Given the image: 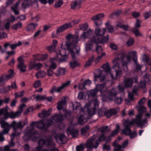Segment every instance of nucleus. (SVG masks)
Returning a JSON list of instances; mask_svg holds the SVG:
<instances>
[{
	"label": "nucleus",
	"instance_id": "1",
	"mask_svg": "<svg viewBox=\"0 0 151 151\" xmlns=\"http://www.w3.org/2000/svg\"><path fill=\"white\" fill-rule=\"evenodd\" d=\"M66 41H65V45H63L64 42H63L61 47L62 49L67 50L71 54L73 59L75 58L76 54L74 50L76 49L77 54L78 55L80 50V47L77 46L79 40L78 36L69 34L66 36Z\"/></svg>",
	"mask_w": 151,
	"mask_h": 151
},
{
	"label": "nucleus",
	"instance_id": "2",
	"mask_svg": "<svg viewBox=\"0 0 151 151\" xmlns=\"http://www.w3.org/2000/svg\"><path fill=\"white\" fill-rule=\"evenodd\" d=\"M146 111V108L144 106H141L138 109V111L139 114L137 115L135 120L129 121L128 119H127L125 120L123 124L124 129L122 130V132H131L130 126L132 125L134 123L139 126H142L146 124L147 122L146 119L142 120L141 119L142 113Z\"/></svg>",
	"mask_w": 151,
	"mask_h": 151
},
{
	"label": "nucleus",
	"instance_id": "3",
	"mask_svg": "<svg viewBox=\"0 0 151 151\" xmlns=\"http://www.w3.org/2000/svg\"><path fill=\"white\" fill-rule=\"evenodd\" d=\"M99 134H97L94 135L91 139L88 140L86 143V146L89 148H94L96 149L99 146V143L107 139L108 141L111 140V137H114L117 134V133H112L110 136L106 137L104 133Z\"/></svg>",
	"mask_w": 151,
	"mask_h": 151
},
{
	"label": "nucleus",
	"instance_id": "4",
	"mask_svg": "<svg viewBox=\"0 0 151 151\" xmlns=\"http://www.w3.org/2000/svg\"><path fill=\"white\" fill-rule=\"evenodd\" d=\"M51 124L52 121L51 120H47L45 123H44L42 120L38 122H32L30 124V126L27 127L26 131V132H33L35 125L39 129L46 130Z\"/></svg>",
	"mask_w": 151,
	"mask_h": 151
},
{
	"label": "nucleus",
	"instance_id": "5",
	"mask_svg": "<svg viewBox=\"0 0 151 151\" xmlns=\"http://www.w3.org/2000/svg\"><path fill=\"white\" fill-rule=\"evenodd\" d=\"M104 16L105 15L104 14L101 13L94 16L91 18V20L94 22L95 26L96 27L95 30V34L100 37H102L104 35L106 31L105 28L101 29L98 27L102 24L101 18L104 17Z\"/></svg>",
	"mask_w": 151,
	"mask_h": 151
},
{
	"label": "nucleus",
	"instance_id": "6",
	"mask_svg": "<svg viewBox=\"0 0 151 151\" xmlns=\"http://www.w3.org/2000/svg\"><path fill=\"white\" fill-rule=\"evenodd\" d=\"M101 68L104 69V71H102L100 69H98L96 70L97 74L94 75L95 79L97 78H99L101 82H102L104 81L106 78V77L105 76L102 75V73L104 71L106 73H110L111 74L112 78L113 79V76L112 74L111 73V69L108 62L106 63V64H104L101 66Z\"/></svg>",
	"mask_w": 151,
	"mask_h": 151
},
{
	"label": "nucleus",
	"instance_id": "7",
	"mask_svg": "<svg viewBox=\"0 0 151 151\" xmlns=\"http://www.w3.org/2000/svg\"><path fill=\"white\" fill-rule=\"evenodd\" d=\"M38 146L42 147L43 145H45L47 147H52L53 149L55 147V144L53 142L52 137L49 136L46 137V140L43 139H40L38 142Z\"/></svg>",
	"mask_w": 151,
	"mask_h": 151
},
{
	"label": "nucleus",
	"instance_id": "8",
	"mask_svg": "<svg viewBox=\"0 0 151 151\" xmlns=\"http://www.w3.org/2000/svg\"><path fill=\"white\" fill-rule=\"evenodd\" d=\"M28 122L26 119L24 121H20L18 122L14 121L10 124L11 127H12L14 131L16 132L18 129L21 130L23 129L24 127L27 124Z\"/></svg>",
	"mask_w": 151,
	"mask_h": 151
},
{
	"label": "nucleus",
	"instance_id": "9",
	"mask_svg": "<svg viewBox=\"0 0 151 151\" xmlns=\"http://www.w3.org/2000/svg\"><path fill=\"white\" fill-rule=\"evenodd\" d=\"M39 133H25L23 137V140L27 142L29 140L34 141H36L40 137Z\"/></svg>",
	"mask_w": 151,
	"mask_h": 151
},
{
	"label": "nucleus",
	"instance_id": "10",
	"mask_svg": "<svg viewBox=\"0 0 151 151\" xmlns=\"http://www.w3.org/2000/svg\"><path fill=\"white\" fill-rule=\"evenodd\" d=\"M120 61V59L118 57H116L113 61V68L115 69L116 77L120 76L122 74V70L119 66Z\"/></svg>",
	"mask_w": 151,
	"mask_h": 151
},
{
	"label": "nucleus",
	"instance_id": "11",
	"mask_svg": "<svg viewBox=\"0 0 151 151\" xmlns=\"http://www.w3.org/2000/svg\"><path fill=\"white\" fill-rule=\"evenodd\" d=\"M70 81H68L63 83L61 86L58 87H56L55 86H53L50 90L49 92L52 94L53 93L55 92H59L68 86L70 84Z\"/></svg>",
	"mask_w": 151,
	"mask_h": 151
},
{
	"label": "nucleus",
	"instance_id": "12",
	"mask_svg": "<svg viewBox=\"0 0 151 151\" xmlns=\"http://www.w3.org/2000/svg\"><path fill=\"white\" fill-rule=\"evenodd\" d=\"M8 109L9 108L7 106L6 107L1 109L0 110V115L3 114L4 118L6 119L9 117L11 119L14 118V112L11 111L9 113L8 112Z\"/></svg>",
	"mask_w": 151,
	"mask_h": 151
},
{
	"label": "nucleus",
	"instance_id": "13",
	"mask_svg": "<svg viewBox=\"0 0 151 151\" xmlns=\"http://www.w3.org/2000/svg\"><path fill=\"white\" fill-rule=\"evenodd\" d=\"M19 64L17 66L18 68L20 70V72H24L26 71V66L24 64V56H21L17 59Z\"/></svg>",
	"mask_w": 151,
	"mask_h": 151
},
{
	"label": "nucleus",
	"instance_id": "14",
	"mask_svg": "<svg viewBox=\"0 0 151 151\" xmlns=\"http://www.w3.org/2000/svg\"><path fill=\"white\" fill-rule=\"evenodd\" d=\"M55 139L57 142L60 144H63L66 143L68 139L63 134H59L55 137Z\"/></svg>",
	"mask_w": 151,
	"mask_h": 151
},
{
	"label": "nucleus",
	"instance_id": "15",
	"mask_svg": "<svg viewBox=\"0 0 151 151\" xmlns=\"http://www.w3.org/2000/svg\"><path fill=\"white\" fill-rule=\"evenodd\" d=\"M106 93V97L110 100H112L113 98L117 95L118 92L114 88H113L111 90L107 91Z\"/></svg>",
	"mask_w": 151,
	"mask_h": 151
},
{
	"label": "nucleus",
	"instance_id": "16",
	"mask_svg": "<svg viewBox=\"0 0 151 151\" xmlns=\"http://www.w3.org/2000/svg\"><path fill=\"white\" fill-rule=\"evenodd\" d=\"M63 119V116L62 114H56L52 116L50 119L52 122H61Z\"/></svg>",
	"mask_w": 151,
	"mask_h": 151
},
{
	"label": "nucleus",
	"instance_id": "17",
	"mask_svg": "<svg viewBox=\"0 0 151 151\" xmlns=\"http://www.w3.org/2000/svg\"><path fill=\"white\" fill-rule=\"evenodd\" d=\"M1 127L3 129L2 132H9L11 128V125L4 120H0Z\"/></svg>",
	"mask_w": 151,
	"mask_h": 151
},
{
	"label": "nucleus",
	"instance_id": "18",
	"mask_svg": "<svg viewBox=\"0 0 151 151\" xmlns=\"http://www.w3.org/2000/svg\"><path fill=\"white\" fill-rule=\"evenodd\" d=\"M72 27V26L71 22L65 23L57 28V32L58 33L60 32H62L65 30L67 29L68 28Z\"/></svg>",
	"mask_w": 151,
	"mask_h": 151
},
{
	"label": "nucleus",
	"instance_id": "19",
	"mask_svg": "<svg viewBox=\"0 0 151 151\" xmlns=\"http://www.w3.org/2000/svg\"><path fill=\"white\" fill-rule=\"evenodd\" d=\"M42 66V64L40 63H35L33 61H31L29 65V68L30 70L34 69L38 70L40 69Z\"/></svg>",
	"mask_w": 151,
	"mask_h": 151
},
{
	"label": "nucleus",
	"instance_id": "20",
	"mask_svg": "<svg viewBox=\"0 0 151 151\" xmlns=\"http://www.w3.org/2000/svg\"><path fill=\"white\" fill-rule=\"evenodd\" d=\"M134 78H125L124 81V85L126 88H130L133 84Z\"/></svg>",
	"mask_w": 151,
	"mask_h": 151
},
{
	"label": "nucleus",
	"instance_id": "21",
	"mask_svg": "<svg viewBox=\"0 0 151 151\" xmlns=\"http://www.w3.org/2000/svg\"><path fill=\"white\" fill-rule=\"evenodd\" d=\"M51 61L52 62V64L49 66L47 72V75L49 76H51L53 74V70L55 69L57 67V65L56 64L52 62L51 59Z\"/></svg>",
	"mask_w": 151,
	"mask_h": 151
},
{
	"label": "nucleus",
	"instance_id": "22",
	"mask_svg": "<svg viewBox=\"0 0 151 151\" xmlns=\"http://www.w3.org/2000/svg\"><path fill=\"white\" fill-rule=\"evenodd\" d=\"M131 59V57L129 56H124L122 57V60L125 59L126 60L124 61V63L123 64V67L124 70L127 72L128 71V68L127 64V62H129Z\"/></svg>",
	"mask_w": 151,
	"mask_h": 151
},
{
	"label": "nucleus",
	"instance_id": "23",
	"mask_svg": "<svg viewBox=\"0 0 151 151\" xmlns=\"http://www.w3.org/2000/svg\"><path fill=\"white\" fill-rule=\"evenodd\" d=\"M117 113L116 111L114 109H109V110H104V115L107 118H109L111 116L114 115Z\"/></svg>",
	"mask_w": 151,
	"mask_h": 151
},
{
	"label": "nucleus",
	"instance_id": "24",
	"mask_svg": "<svg viewBox=\"0 0 151 151\" xmlns=\"http://www.w3.org/2000/svg\"><path fill=\"white\" fill-rule=\"evenodd\" d=\"M25 105L24 104H22L20 106L18 110L15 112H14V118L19 117L21 115V113L23 110V109L25 107Z\"/></svg>",
	"mask_w": 151,
	"mask_h": 151
},
{
	"label": "nucleus",
	"instance_id": "25",
	"mask_svg": "<svg viewBox=\"0 0 151 151\" xmlns=\"http://www.w3.org/2000/svg\"><path fill=\"white\" fill-rule=\"evenodd\" d=\"M96 88L97 91H99L102 94L104 93L106 91V88L104 84H100L96 86Z\"/></svg>",
	"mask_w": 151,
	"mask_h": 151
},
{
	"label": "nucleus",
	"instance_id": "26",
	"mask_svg": "<svg viewBox=\"0 0 151 151\" xmlns=\"http://www.w3.org/2000/svg\"><path fill=\"white\" fill-rule=\"evenodd\" d=\"M93 33L92 30L89 29L86 32H84L81 35V38L84 40L91 36Z\"/></svg>",
	"mask_w": 151,
	"mask_h": 151
},
{
	"label": "nucleus",
	"instance_id": "27",
	"mask_svg": "<svg viewBox=\"0 0 151 151\" xmlns=\"http://www.w3.org/2000/svg\"><path fill=\"white\" fill-rule=\"evenodd\" d=\"M117 140H115L113 143L112 145L114 147V151H123L121 149V146L118 144L119 142Z\"/></svg>",
	"mask_w": 151,
	"mask_h": 151
},
{
	"label": "nucleus",
	"instance_id": "28",
	"mask_svg": "<svg viewBox=\"0 0 151 151\" xmlns=\"http://www.w3.org/2000/svg\"><path fill=\"white\" fill-rule=\"evenodd\" d=\"M37 26V24L31 23L27 26L26 30L27 31H32L35 29V28Z\"/></svg>",
	"mask_w": 151,
	"mask_h": 151
},
{
	"label": "nucleus",
	"instance_id": "29",
	"mask_svg": "<svg viewBox=\"0 0 151 151\" xmlns=\"http://www.w3.org/2000/svg\"><path fill=\"white\" fill-rule=\"evenodd\" d=\"M50 114V110L46 111L42 110V113L38 114V116L40 117L43 118L49 116Z\"/></svg>",
	"mask_w": 151,
	"mask_h": 151
},
{
	"label": "nucleus",
	"instance_id": "30",
	"mask_svg": "<svg viewBox=\"0 0 151 151\" xmlns=\"http://www.w3.org/2000/svg\"><path fill=\"white\" fill-rule=\"evenodd\" d=\"M111 128L109 126H104L99 128L98 131L101 132H109L111 131Z\"/></svg>",
	"mask_w": 151,
	"mask_h": 151
},
{
	"label": "nucleus",
	"instance_id": "31",
	"mask_svg": "<svg viewBox=\"0 0 151 151\" xmlns=\"http://www.w3.org/2000/svg\"><path fill=\"white\" fill-rule=\"evenodd\" d=\"M81 6V3L78 1H75L71 4V8L74 9H78Z\"/></svg>",
	"mask_w": 151,
	"mask_h": 151
},
{
	"label": "nucleus",
	"instance_id": "32",
	"mask_svg": "<svg viewBox=\"0 0 151 151\" xmlns=\"http://www.w3.org/2000/svg\"><path fill=\"white\" fill-rule=\"evenodd\" d=\"M66 103L65 99L62 100L57 103V108L58 110H61L63 108V106Z\"/></svg>",
	"mask_w": 151,
	"mask_h": 151
},
{
	"label": "nucleus",
	"instance_id": "33",
	"mask_svg": "<svg viewBox=\"0 0 151 151\" xmlns=\"http://www.w3.org/2000/svg\"><path fill=\"white\" fill-rule=\"evenodd\" d=\"M90 40L93 43L96 44L100 43V39L99 37V36L96 35L92 37Z\"/></svg>",
	"mask_w": 151,
	"mask_h": 151
},
{
	"label": "nucleus",
	"instance_id": "34",
	"mask_svg": "<svg viewBox=\"0 0 151 151\" xmlns=\"http://www.w3.org/2000/svg\"><path fill=\"white\" fill-rule=\"evenodd\" d=\"M46 73L44 71H40L38 72L35 75V76L37 78H42L45 77Z\"/></svg>",
	"mask_w": 151,
	"mask_h": 151
},
{
	"label": "nucleus",
	"instance_id": "35",
	"mask_svg": "<svg viewBox=\"0 0 151 151\" xmlns=\"http://www.w3.org/2000/svg\"><path fill=\"white\" fill-rule=\"evenodd\" d=\"M11 78L12 77L9 75L4 74L0 77V81L1 83L2 82H4L8 80Z\"/></svg>",
	"mask_w": 151,
	"mask_h": 151
},
{
	"label": "nucleus",
	"instance_id": "36",
	"mask_svg": "<svg viewBox=\"0 0 151 151\" xmlns=\"http://www.w3.org/2000/svg\"><path fill=\"white\" fill-rule=\"evenodd\" d=\"M65 69L64 68H60L57 70L55 73L56 76H59L61 75H63L65 74Z\"/></svg>",
	"mask_w": 151,
	"mask_h": 151
},
{
	"label": "nucleus",
	"instance_id": "37",
	"mask_svg": "<svg viewBox=\"0 0 151 151\" xmlns=\"http://www.w3.org/2000/svg\"><path fill=\"white\" fill-rule=\"evenodd\" d=\"M33 3V1H28L24 0V2L22 4V7L24 9L29 6L31 5Z\"/></svg>",
	"mask_w": 151,
	"mask_h": 151
},
{
	"label": "nucleus",
	"instance_id": "38",
	"mask_svg": "<svg viewBox=\"0 0 151 151\" xmlns=\"http://www.w3.org/2000/svg\"><path fill=\"white\" fill-rule=\"evenodd\" d=\"M93 42L90 40L88 41V42L86 44V49L87 51L91 50L93 46Z\"/></svg>",
	"mask_w": 151,
	"mask_h": 151
},
{
	"label": "nucleus",
	"instance_id": "39",
	"mask_svg": "<svg viewBox=\"0 0 151 151\" xmlns=\"http://www.w3.org/2000/svg\"><path fill=\"white\" fill-rule=\"evenodd\" d=\"M97 91L96 88L88 92V96L89 97H95L96 95Z\"/></svg>",
	"mask_w": 151,
	"mask_h": 151
},
{
	"label": "nucleus",
	"instance_id": "40",
	"mask_svg": "<svg viewBox=\"0 0 151 151\" xmlns=\"http://www.w3.org/2000/svg\"><path fill=\"white\" fill-rule=\"evenodd\" d=\"M122 135H129L131 139L134 138L137 136V133H122Z\"/></svg>",
	"mask_w": 151,
	"mask_h": 151
},
{
	"label": "nucleus",
	"instance_id": "41",
	"mask_svg": "<svg viewBox=\"0 0 151 151\" xmlns=\"http://www.w3.org/2000/svg\"><path fill=\"white\" fill-rule=\"evenodd\" d=\"M22 26V23L20 22H19L13 25L12 28L13 29L17 30L18 29L21 28Z\"/></svg>",
	"mask_w": 151,
	"mask_h": 151
},
{
	"label": "nucleus",
	"instance_id": "42",
	"mask_svg": "<svg viewBox=\"0 0 151 151\" xmlns=\"http://www.w3.org/2000/svg\"><path fill=\"white\" fill-rule=\"evenodd\" d=\"M70 67L71 68L73 69L76 67L78 66L79 64L77 61L75 60L73 61L70 62Z\"/></svg>",
	"mask_w": 151,
	"mask_h": 151
},
{
	"label": "nucleus",
	"instance_id": "43",
	"mask_svg": "<svg viewBox=\"0 0 151 151\" xmlns=\"http://www.w3.org/2000/svg\"><path fill=\"white\" fill-rule=\"evenodd\" d=\"M116 27H119L126 31H127L129 28V26L128 25H123L121 24H117Z\"/></svg>",
	"mask_w": 151,
	"mask_h": 151
},
{
	"label": "nucleus",
	"instance_id": "44",
	"mask_svg": "<svg viewBox=\"0 0 151 151\" xmlns=\"http://www.w3.org/2000/svg\"><path fill=\"white\" fill-rule=\"evenodd\" d=\"M94 59V57L92 56L91 58H90L88 61L86 62V64L85 65V67H88L93 62Z\"/></svg>",
	"mask_w": 151,
	"mask_h": 151
},
{
	"label": "nucleus",
	"instance_id": "45",
	"mask_svg": "<svg viewBox=\"0 0 151 151\" xmlns=\"http://www.w3.org/2000/svg\"><path fill=\"white\" fill-rule=\"evenodd\" d=\"M122 13V11L119 10H118L116 12H114L111 14V15L110 16V18H113L114 16L118 17L119 15Z\"/></svg>",
	"mask_w": 151,
	"mask_h": 151
},
{
	"label": "nucleus",
	"instance_id": "46",
	"mask_svg": "<svg viewBox=\"0 0 151 151\" xmlns=\"http://www.w3.org/2000/svg\"><path fill=\"white\" fill-rule=\"evenodd\" d=\"M73 107L74 110H79L81 109L80 104L79 103H76L75 104H73Z\"/></svg>",
	"mask_w": 151,
	"mask_h": 151
},
{
	"label": "nucleus",
	"instance_id": "47",
	"mask_svg": "<svg viewBox=\"0 0 151 151\" xmlns=\"http://www.w3.org/2000/svg\"><path fill=\"white\" fill-rule=\"evenodd\" d=\"M92 102L93 103V104L94 105V107L93 108H94L95 109V108L98 106L99 104V101L96 98H95L94 99H92Z\"/></svg>",
	"mask_w": 151,
	"mask_h": 151
},
{
	"label": "nucleus",
	"instance_id": "48",
	"mask_svg": "<svg viewBox=\"0 0 151 151\" xmlns=\"http://www.w3.org/2000/svg\"><path fill=\"white\" fill-rule=\"evenodd\" d=\"M68 136H71V137L74 138L78 137V136L80 135L79 133H67Z\"/></svg>",
	"mask_w": 151,
	"mask_h": 151
},
{
	"label": "nucleus",
	"instance_id": "49",
	"mask_svg": "<svg viewBox=\"0 0 151 151\" xmlns=\"http://www.w3.org/2000/svg\"><path fill=\"white\" fill-rule=\"evenodd\" d=\"M95 109L94 108H93L91 109H88V113L90 116H92L95 114Z\"/></svg>",
	"mask_w": 151,
	"mask_h": 151
},
{
	"label": "nucleus",
	"instance_id": "50",
	"mask_svg": "<svg viewBox=\"0 0 151 151\" xmlns=\"http://www.w3.org/2000/svg\"><path fill=\"white\" fill-rule=\"evenodd\" d=\"M134 40L133 38H131L129 39L127 42V45L128 46L132 45L134 43Z\"/></svg>",
	"mask_w": 151,
	"mask_h": 151
},
{
	"label": "nucleus",
	"instance_id": "51",
	"mask_svg": "<svg viewBox=\"0 0 151 151\" xmlns=\"http://www.w3.org/2000/svg\"><path fill=\"white\" fill-rule=\"evenodd\" d=\"M122 101L123 99L121 97L116 98L114 100L115 103L117 104H121Z\"/></svg>",
	"mask_w": 151,
	"mask_h": 151
},
{
	"label": "nucleus",
	"instance_id": "52",
	"mask_svg": "<svg viewBox=\"0 0 151 151\" xmlns=\"http://www.w3.org/2000/svg\"><path fill=\"white\" fill-rule=\"evenodd\" d=\"M41 86V83L40 80L35 81L34 83L33 87L37 88Z\"/></svg>",
	"mask_w": 151,
	"mask_h": 151
},
{
	"label": "nucleus",
	"instance_id": "53",
	"mask_svg": "<svg viewBox=\"0 0 151 151\" xmlns=\"http://www.w3.org/2000/svg\"><path fill=\"white\" fill-rule=\"evenodd\" d=\"M132 32L136 37L142 35L139 33V30L137 29H133L132 30Z\"/></svg>",
	"mask_w": 151,
	"mask_h": 151
},
{
	"label": "nucleus",
	"instance_id": "54",
	"mask_svg": "<svg viewBox=\"0 0 151 151\" xmlns=\"http://www.w3.org/2000/svg\"><path fill=\"white\" fill-rule=\"evenodd\" d=\"M125 88L126 87H125L124 86H123L120 84H119L118 86L119 91L121 92H124Z\"/></svg>",
	"mask_w": 151,
	"mask_h": 151
},
{
	"label": "nucleus",
	"instance_id": "55",
	"mask_svg": "<svg viewBox=\"0 0 151 151\" xmlns=\"http://www.w3.org/2000/svg\"><path fill=\"white\" fill-rule=\"evenodd\" d=\"M109 37V36L107 35L104 38H102L100 40V43H105L107 42L108 41Z\"/></svg>",
	"mask_w": 151,
	"mask_h": 151
},
{
	"label": "nucleus",
	"instance_id": "56",
	"mask_svg": "<svg viewBox=\"0 0 151 151\" xmlns=\"http://www.w3.org/2000/svg\"><path fill=\"white\" fill-rule=\"evenodd\" d=\"M80 27L81 30L84 31L87 28L88 25L87 23H85L84 24L80 25Z\"/></svg>",
	"mask_w": 151,
	"mask_h": 151
},
{
	"label": "nucleus",
	"instance_id": "57",
	"mask_svg": "<svg viewBox=\"0 0 151 151\" xmlns=\"http://www.w3.org/2000/svg\"><path fill=\"white\" fill-rule=\"evenodd\" d=\"M56 47V45H52L47 47L48 50L50 52L54 51Z\"/></svg>",
	"mask_w": 151,
	"mask_h": 151
},
{
	"label": "nucleus",
	"instance_id": "58",
	"mask_svg": "<svg viewBox=\"0 0 151 151\" xmlns=\"http://www.w3.org/2000/svg\"><path fill=\"white\" fill-rule=\"evenodd\" d=\"M144 16L145 19H147L151 17V11L147 12L144 14Z\"/></svg>",
	"mask_w": 151,
	"mask_h": 151
},
{
	"label": "nucleus",
	"instance_id": "59",
	"mask_svg": "<svg viewBox=\"0 0 151 151\" xmlns=\"http://www.w3.org/2000/svg\"><path fill=\"white\" fill-rule=\"evenodd\" d=\"M143 82L145 83H148L150 79L149 77V75L147 74H146L144 76L143 78Z\"/></svg>",
	"mask_w": 151,
	"mask_h": 151
},
{
	"label": "nucleus",
	"instance_id": "60",
	"mask_svg": "<svg viewBox=\"0 0 151 151\" xmlns=\"http://www.w3.org/2000/svg\"><path fill=\"white\" fill-rule=\"evenodd\" d=\"M96 52L98 53H102L103 50L101 46H98L96 47Z\"/></svg>",
	"mask_w": 151,
	"mask_h": 151
},
{
	"label": "nucleus",
	"instance_id": "61",
	"mask_svg": "<svg viewBox=\"0 0 151 151\" xmlns=\"http://www.w3.org/2000/svg\"><path fill=\"white\" fill-rule=\"evenodd\" d=\"M106 110L105 108H103L99 110V111L98 113L99 116H103V115H104V110Z\"/></svg>",
	"mask_w": 151,
	"mask_h": 151
},
{
	"label": "nucleus",
	"instance_id": "62",
	"mask_svg": "<svg viewBox=\"0 0 151 151\" xmlns=\"http://www.w3.org/2000/svg\"><path fill=\"white\" fill-rule=\"evenodd\" d=\"M45 98V95L41 96L38 95L36 96L35 99L37 100H44Z\"/></svg>",
	"mask_w": 151,
	"mask_h": 151
},
{
	"label": "nucleus",
	"instance_id": "63",
	"mask_svg": "<svg viewBox=\"0 0 151 151\" xmlns=\"http://www.w3.org/2000/svg\"><path fill=\"white\" fill-rule=\"evenodd\" d=\"M132 15L134 18H137L139 16L140 13L139 12H132Z\"/></svg>",
	"mask_w": 151,
	"mask_h": 151
},
{
	"label": "nucleus",
	"instance_id": "64",
	"mask_svg": "<svg viewBox=\"0 0 151 151\" xmlns=\"http://www.w3.org/2000/svg\"><path fill=\"white\" fill-rule=\"evenodd\" d=\"M83 149L84 147L81 145H78L76 146V151H83Z\"/></svg>",
	"mask_w": 151,
	"mask_h": 151
}]
</instances>
